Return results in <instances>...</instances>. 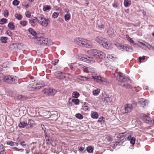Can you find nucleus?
<instances>
[{
  "label": "nucleus",
  "instance_id": "obj_27",
  "mask_svg": "<svg viewBox=\"0 0 154 154\" xmlns=\"http://www.w3.org/2000/svg\"><path fill=\"white\" fill-rule=\"evenodd\" d=\"M49 88H45L42 91L43 94H44L46 96H49Z\"/></svg>",
  "mask_w": 154,
  "mask_h": 154
},
{
  "label": "nucleus",
  "instance_id": "obj_33",
  "mask_svg": "<svg viewBox=\"0 0 154 154\" xmlns=\"http://www.w3.org/2000/svg\"><path fill=\"white\" fill-rule=\"evenodd\" d=\"M34 123V122L31 119H29L28 120V122H27L26 125L29 127H32L33 126V124Z\"/></svg>",
  "mask_w": 154,
  "mask_h": 154
},
{
  "label": "nucleus",
  "instance_id": "obj_31",
  "mask_svg": "<svg viewBox=\"0 0 154 154\" xmlns=\"http://www.w3.org/2000/svg\"><path fill=\"white\" fill-rule=\"evenodd\" d=\"M8 26L9 29L12 30L15 29V26L14 25V23L10 22L8 24Z\"/></svg>",
  "mask_w": 154,
  "mask_h": 154
},
{
  "label": "nucleus",
  "instance_id": "obj_8",
  "mask_svg": "<svg viewBox=\"0 0 154 154\" xmlns=\"http://www.w3.org/2000/svg\"><path fill=\"white\" fill-rule=\"evenodd\" d=\"M140 117L145 122L148 124H153L154 121L151 119L150 118L144 114L140 115Z\"/></svg>",
  "mask_w": 154,
  "mask_h": 154
},
{
  "label": "nucleus",
  "instance_id": "obj_48",
  "mask_svg": "<svg viewBox=\"0 0 154 154\" xmlns=\"http://www.w3.org/2000/svg\"><path fill=\"white\" fill-rule=\"evenodd\" d=\"M87 150L88 152L89 153L92 152L93 149L91 146H88L87 148Z\"/></svg>",
  "mask_w": 154,
  "mask_h": 154
},
{
  "label": "nucleus",
  "instance_id": "obj_59",
  "mask_svg": "<svg viewBox=\"0 0 154 154\" xmlns=\"http://www.w3.org/2000/svg\"><path fill=\"white\" fill-rule=\"evenodd\" d=\"M7 33L8 35L10 36H11L12 35V32L9 30L7 31Z\"/></svg>",
  "mask_w": 154,
  "mask_h": 154
},
{
  "label": "nucleus",
  "instance_id": "obj_46",
  "mask_svg": "<svg viewBox=\"0 0 154 154\" xmlns=\"http://www.w3.org/2000/svg\"><path fill=\"white\" fill-rule=\"evenodd\" d=\"M7 20L6 19L4 18H2V19L0 21V24H4L5 23H6Z\"/></svg>",
  "mask_w": 154,
  "mask_h": 154
},
{
  "label": "nucleus",
  "instance_id": "obj_51",
  "mask_svg": "<svg viewBox=\"0 0 154 154\" xmlns=\"http://www.w3.org/2000/svg\"><path fill=\"white\" fill-rule=\"evenodd\" d=\"M27 23V22L26 21H21L20 22V24L23 26L26 25Z\"/></svg>",
  "mask_w": 154,
  "mask_h": 154
},
{
  "label": "nucleus",
  "instance_id": "obj_38",
  "mask_svg": "<svg viewBox=\"0 0 154 154\" xmlns=\"http://www.w3.org/2000/svg\"><path fill=\"white\" fill-rule=\"evenodd\" d=\"M8 38L7 37H1L0 38V40L2 42L4 43H7V40Z\"/></svg>",
  "mask_w": 154,
  "mask_h": 154
},
{
  "label": "nucleus",
  "instance_id": "obj_21",
  "mask_svg": "<svg viewBox=\"0 0 154 154\" xmlns=\"http://www.w3.org/2000/svg\"><path fill=\"white\" fill-rule=\"evenodd\" d=\"M119 49L122 51H129V49H130V47H129L127 46L121 45L119 47Z\"/></svg>",
  "mask_w": 154,
  "mask_h": 154
},
{
  "label": "nucleus",
  "instance_id": "obj_9",
  "mask_svg": "<svg viewBox=\"0 0 154 154\" xmlns=\"http://www.w3.org/2000/svg\"><path fill=\"white\" fill-rule=\"evenodd\" d=\"M101 45L103 47L107 49H110L113 47L112 44L105 38Z\"/></svg>",
  "mask_w": 154,
  "mask_h": 154
},
{
  "label": "nucleus",
  "instance_id": "obj_22",
  "mask_svg": "<svg viewBox=\"0 0 154 154\" xmlns=\"http://www.w3.org/2000/svg\"><path fill=\"white\" fill-rule=\"evenodd\" d=\"M76 78L79 80L84 81H87L88 80H90L89 78L81 75L77 76Z\"/></svg>",
  "mask_w": 154,
  "mask_h": 154
},
{
  "label": "nucleus",
  "instance_id": "obj_2",
  "mask_svg": "<svg viewBox=\"0 0 154 154\" xmlns=\"http://www.w3.org/2000/svg\"><path fill=\"white\" fill-rule=\"evenodd\" d=\"M114 77L118 81V84L126 88H131V85L127 83H125L129 80L128 76H126L122 73L116 72L114 74Z\"/></svg>",
  "mask_w": 154,
  "mask_h": 154
},
{
  "label": "nucleus",
  "instance_id": "obj_26",
  "mask_svg": "<svg viewBox=\"0 0 154 154\" xmlns=\"http://www.w3.org/2000/svg\"><path fill=\"white\" fill-rule=\"evenodd\" d=\"M100 90L99 88H97L96 89L92 91L93 94L95 96L98 95L100 93Z\"/></svg>",
  "mask_w": 154,
  "mask_h": 154
},
{
  "label": "nucleus",
  "instance_id": "obj_43",
  "mask_svg": "<svg viewBox=\"0 0 154 154\" xmlns=\"http://www.w3.org/2000/svg\"><path fill=\"white\" fill-rule=\"evenodd\" d=\"M59 15V13L57 12H54L52 14V17L54 19L57 18Z\"/></svg>",
  "mask_w": 154,
  "mask_h": 154
},
{
  "label": "nucleus",
  "instance_id": "obj_39",
  "mask_svg": "<svg viewBox=\"0 0 154 154\" xmlns=\"http://www.w3.org/2000/svg\"><path fill=\"white\" fill-rule=\"evenodd\" d=\"M72 97H73L77 98L79 96V94L76 91H74L72 94Z\"/></svg>",
  "mask_w": 154,
  "mask_h": 154
},
{
  "label": "nucleus",
  "instance_id": "obj_29",
  "mask_svg": "<svg viewBox=\"0 0 154 154\" xmlns=\"http://www.w3.org/2000/svg\"><path fill=\"white\" fill-rule=\"evenodd\" d=\"M57 92L56 90L55 89L49 88V96L54 95Z\"/></svg>",
  "mask_w": 154,
  "mask_h": 154
},
{
  "label": "nucleus",
  "instance_id": "obj_18",
  "mask_svg": "<svg viewBox=\"0 0 154 154\" xmlns=\"http://www.w3.org/2000/svg\"><path fill=\"white\" fill-rule=\"evenodd\" d=\"M84 71L85 72L87 73H93L95 72V69L91 67H86L84 68Z\"/></svg>",
  "mask_w": 154,
  "mask_h": 154
},
{
  "label": "nucleus",
  "instance_id": "obj_60",
  "mask_svg": "<svg viewBox=\"0 0 154 154\" xmlns=\"http://www.w3.org/2000/svg\"><path fill=\"white\" fill-rule=\"evenodd\" d=\"M104 26L103 24H101V25H99L98 26V28L100 29H101L103 28Z\"/></svg>",
  "mask_w": 154,
  "mask_h": 154
},
{
  "label": "nucleus",
  "instance_id": "obj_25",
  "mask_svg": "<svg viewBox=\"0 0 154 154\" xmlns=\"http://www.w3.org/2000/svg\"><path fill=\"white\" fill-rule=\"evenodd\" d=\"M107 58L109 60L111 61H113L116 60L117 57L115 55H109L107 56Z\"/></svg>",
  "mask_w": 154,
  "mask_h": 154
},
{
  "label": "nucleus",
  "instance_id": "obj_52",
  "mask_svg": "<svg viewBox=\"0 0 154 154\" xmlns=\"http://www.w3.org/2000/svg\"><path fill=\"white\" fill-rule=\"evenodd\" d=\"M4 15L5 17H7L8 15V10H5L4 12Z\"/></svg>",
  "mask_w": 154,
  "mask_h": 154
},
{
  "label": "nucleus",
  "instance_id": "obj_24",
  "mask_svg": "<svg viewBox=\"0 0 154 154\" xmlns=\"http://www.w3.org/2000/svg\"><path fill=\"white\" fill-rule=\"evenodd\" d=\"M28 31L32 35L35 37V38H37L36 32L32 28H29L28 29Z\"/></svg>",
  "mask_w": 154,
  "mask_h": 154
},
{
  "label": "nucleus",
  "instance_id": "obj_28",
  "mask_svg": "<svg viewBox=\"0 0 154 154\" xmlns=\"http://www.w3.org/2000/svg\"><path fill=\"white\" fill-rule=\"evenodd\" d=\"M91 117L94 119H97L99 117L98 113L97 112H94L91 114Z\"/></svg>",
  "mask_w": 154,
  "mask_h": 154
},
{
  "label": "nucleus",
  "instance_id": "obj_54",
  "mask_svg": "<svg viewBox=\"0 0 154 154\" xmlns=\"http://www.w3.org/2000/svg\"><path fill=\"white\" fill-rule=\"evenodd\" d=\"M145 59V56H143L142 57H139V61L140 62V63H141V60H144Z\"/></svg>",
  "mask_w": 154,
  "mask_h": 154
},
{
  "label": "nucleus",
  "instance_id": "obj_45",
  "mask_svg": "<svg viewBox=\"0 0 154 154\" xmlns=\"http://www.w3.org/2000/svg\"><path fill=\"white\" fill-rule=\"evenodd\" d=\"M12 150L14 151H21V152H23L24 151V149H19L16 147L12 148Z\"/></svg>",
  "mask_w": 154,
  "mask_h": 154
},
{
  "label": "nucleus",
  "instance_id": "obj_35",
  "mask_svg": "<svg viewBox=\"0 0 154 154\" xmlns=\"http://www.w3.org/2000/svg\"><path fill=\"white\" fill-rule=\"evenodd\" d=\"M8 144L13 146H18V143L15 142H14L12 141H8L7 142Z\"/></svg>",
  "mask_w": 154,
  "mask_h": 154
},
{
  "label": "nucleus",
  "instance_id": "obj_20",
  "mask_svg": "<svg viewBox=\"0 0 154 154\" xmlns=\"http://www.w3.org/2000/svg\"><path fill=\"white\" fill-rule=\"evenodd\" d=\"M140 44L142 46H145V48H143L144 50H146L148 49L150 50L151 49H152L153 46H151L147 43L144 44L143 43L141 42Z\"/></svg>",
  "mask_w": 154,
  "mask_h": 154
},
{
  "label": "nucleus",
  "instance_id": "obj_63",
  "mask_svg": "<svg viewBox=\"0 0 154 154\" xmlns=\"http://www.w3.org/2000/svg\"><path fill=\"white\" fill-rule=\"evenodd\" d=\"M64 11L65 13H68L69 12V10L68 8H64Z\"/></svg>",
  "mask_w": 154,
  "mask_h": 154
},
{
  "label": "nucleus",
  "instance_id": "obj_14",
  "mask_svg": "<svg viewBox=\"0 0 154 154\" xmlns=\"http://www.w3.org/2000/svg\"><path fill=\"white\" fill-rule=\"evenodd\" d=\"M138 102L141 106L144 107L148 104V101L147 100L141 98L138 99Z\"/></svg>",
  "mask_w": 154,
  "mask_h": 154
},
{
  "label": "nucleus",
  "instance_id": "obj_58",
  "mask_svg": "<svg viewBox=\"0 0 154 154\" xmlns=\"http://www.w3.org/2000/svg\"><path fill=\"white\" fill-rule=\"evenodd\" d=\"M84 150V148L82 147H81L79 149V151L82 153H84L85 152V151Z\"/></svg>",
  "mask_w": 154,
  "mask_h": 154
},
{
  "label": "nucleus",
  "instance_id": "obj_49",
  "mask_svg": "<svg viewBox=\"0 0 154 154\" xmlns=\"http://www.w3.org/2000/svg\"><path fill=\"white\" fill-rule=\"evenodd\" d=\"M20 3V2L17 0H14L13 2V4L14 5L17 6Z\"/></svg>",
  "mask_w": 154,
  "mask_h": 154
},
{
  "label": "nucleus",
  "instance_id": "obj_47",
  "mask_svg": "<svg viewBox=\"0 0 154 154\" xmlns=\"http://www.w3.org/2000/svg\"><path fill=\"white\" fill-rule=\"evenodd\" d=\"M130 140L131 143L133 145H134L136 140L135 138L134 137H132Z\"/></svg>",
  "mask_w": 154,
  "mask_h": 154
},
{
  "label": "nucleus",
  "instance_id": "obj_3",
  "mask_svg": "<svg viewBox=\"0 0 154 154\" xmlns=\"http://www.w3.org/2000/svg\"><path fill=\"white\" fill-rule=\"evenodd\" d=\"M73 42L75 44L79 46L87 48H90L92 46V44L90 41L81 38H75Z\"/></svg>",
  "mask_w": 154,
  "mask_h": 154
},
{
  "label": "nucleus",
  "instance_id": "obj_53",
  "mask_svg": "<svg viewBox=\"0 0 154 154\" xmlns=\"http://www.w3.org/2000/svg\"><path fill=\"white\" fill-rule=\"evenodd\" d=\"M5 76L3 73H0V81H3Z\"/></svg>",
  "mask_w": 154,
  "mask_h": 154
},
{
  "label": "nucleus",
  "instance_id": "obj_56",
  "mask_svg": "<svg viewBox=\"0 0 154 154\" xmlns=\"http://www.w3.org/2000/svg\"><path fill=\"white\" fill-rule=\"evenodd\" d=\"M58 62V60L57 59H55L54 61H52L51 63L54 65H55Z\"/></svg>",
  "mask_w": 154,
  "mask_h": 154
},
{
  "label": "nucleus",
  "instance_id": "obj_4",
  "mask_svg": "<svg viewBox=\"0 0 154 154\" xmlns=\"http://www.w3.org/2000/svg\"><path fill=\"white\" fill-rule=\"evenodd\" d=\"M17 80V78L16 76L10 75L5 76L3 81L9 84H13Z\"/></svg>",
  "mask_w": 154,
  "mask_h": 154
},
{
  "label": "nucleus",
  "instance_id": "obj_41",
  "mask_svg": "<svg viewBox=\"0 0 154 154\" xmlns=\"http://www.w3.org/2000/svg\"><path fill=\"white\" fill-rule=\"evenodd\" d=\"M65 20V21H67L70 19V15L69 14H67L64 16Z\"/></svg>",
  "mask_w": 154,
  "mask_h": 154
},
{
  "label": "nucleus",
  "instance_id": "obj_11",
  "mask_svg": "<svg viewBox=\"0 0 154 154\" xmlns=\"http://www.w3.org/2000/svg\"><path fill=\"white\" fill-rule=\"evenodd\" d=\"M101 45L103 47L107 49H110L113 47L112 44L105 38Z\"/></svg>",
  "mask_w": 154,
  "mask_h": 154
},
{
  "label": "nucleus",
  "instance_id": "obj_15",
  "mask_svg": "<svg viewBox=\"0 0 154 154\" xmlns=\"http://www.w3.org/2000/svg\"><path fill=\"white\" fill-rule=\"evenodd\" d=\"M56 77L58 79H63L65 77L64 73L61 72L59 71H57L55 73Z\"/></svg>",
  "mask_w": 154,
  "mask_h": 154
},
{
  "label": "nucleus",
  "instance_id": "obj_19",
  "mask_svg": "<svg viewBox=\"0 0 154 154\" xmlns=\"http://www.w3.org/2000/svg\"><path fill=\"white\" fill-rule=\"evenodd\" d=\"M105 38L100 36L96 37L95 38V40L99 44L101 45L103 42Z\"/></svg>",
  "mask_w": 154,
  "mask_h": 154
},
{
  "label": "nucleus",
  "instance_id": "obj_64",
  "mask_svg": "<svg viewBox=\"0 0 154 154\" xmlns=\"http://www.w3.org/2000/svg\"><path fill=\"white\" fill-rule=\"evenodd\" d=\"M29 3H27L26 4V5H25L24 8H28L29 7Z\"/></svg>",
  "mask_w": 154,
  "mask_h": 154
},
{
  "label": "nucleus",
  "instance_id": "obj_16",
  "mask_svg": "<svg viewBox=\"0 0 154 154\" xmlns=\"http://www.w3.org/2000/svg\"><path fill=\"white\" fill-rule=\"evenodd\" d=\"M72 102L74 103L75 105H78L79 104V100L78 99L69 98V103L70 106H72Z\"/></svg>",
  "mask_w": 154,
  "mask_h": 154
},
{
  "label": "nucleus",
  "instance_id": "obj_12",
  "mask_svg": "<svg viewBox=\"0 0 154 154\" xmlns=\"http://www.w3.org/2000/svg\"><path fill=\"white\" fill-rule=\"evenodd\" d=\"M134 108V106L132 104H127L124 106L125 112H123L127 113L131 112Z\"/></svg>",
  "mask_w": 154,
  "mask_h": 154
},
{
  "label": "nucleus",
  "instance_id": "obj_36",
  "mask_svg": "<svg viewBox=\"0 0 154 154\" xmlns=\"http://www.w3.org/2000/svg\"><path fill=\"white\" fill-rule=\"evenodd\" d=\"M27 125V122H21L19 124V126L21 128H24Z\"/></svg>",
  "mask_w": 154,
  "mask_h": 154
},
{
  "label": "nucleus",
  "instance_id": "obj_6",
  "mask_svg": "<svg viewBox=\"0 0 154 154\" xmlns=\"http://www.w3.org/2000/svg\"><path fill=\"white\" fill-rule=\"evenodd\" d=\"M42 45H49L52 44L51 41L43 37H39V44Z\"/></svg>",
  "mask_w": 154,
  "mask_h": 154
},
{
  "label": "nucleus",
  "instance_id": "obj_30",
  "mask_svg": "<svg viewBox=\"0 0 154 154\" xmlns=\"http://www.w3.org/2000/svg\"><path fill=\"white\" fill-rule=\"evenodd\" d=\"M131 4L130 1L129 0H124V6L126 7L129 6Z\"/></svg>",
  "mask_w": 154,
  "mask_h": 154
},
{
  "label": "nucleus",
  "instance_id": "obj_55",
  "mask_svg": "<svg viewBox=\"0 0 154 154\" xmlns=\"http://www.w3.org/2000/svg\"><path fill=\"white\" fill-rule=\"evenodd\" d=\"M88 106L86 105H85V104H84V105L82 106V109L85 111H86L88 110Z\"/></svg>",
  "mask_w": 154,
  "mask_h": 154
},
{
  "label": "nucleus",
  "instance_id": "obj_42",
  "mask_svg": "<svg viewBox=\"0 0 154 154\" xmlns=\"http://www.w3.org/2000/svg\"><path fill=\"white\" fill-rule=\"evenodd\" d=\"M15 17L16 18L19 20H20L22 19V16L19 14H16L15 15Z\"/></svg>",
  "mask_w": 154,
  "mask_h": 154
},
{
  "label": "nucleus",
  "instance_id": "obj_10",
  "mask_svg": "<svg viewBox=\"0 0 154 154\" xmlns=\"http://www.w3.org/2000/svg\"><path fill=\"white\" fill-rule=\"evenodd\" d=\"M101 45L103 47L107 49H110L113 47L112 44L105 38Z\"/></svg>",
  "mask_w": 154,
  "mask_h": 154
},
{
  "label": "nucleus",
  "instance_id": "obj_50",
  "mask_svg": "<svg viewBox=\"0 0 154 154\" xmlns=\"http://www.w3.org/2000/svg\"><path fill=\"white\" fill-rule=\"evenodd\" d=\"M25 15L27 18H30L31 17V13L29 11H27L25 13Z\"/></svg>",
  "mask_w": 154,
  "mask_h": 154
},
{
  "label": "nucleus",
  "instance_id": "obj_23",
  "mask_svg": "<svg viewBox=\"0 0 154 154\" xmlns=\"http://www.w3.org/2000/svg\"><path fill=\"white\" fill-rule=\"evenodd\" d=\"M114 97L112 96H107L104 98V100L106 102H111L113 100Z\"/></svg>",
  "mask_w": 154,
  "mask_h": 154
},
{
  "label": "nucleus",
  "instance_id": "obj_17",
  "mask_svg": "<svg viewBox=\"0 0 154 154\" xmlns=\"http://www.w3.org/2000/svg\"><path fill=\"white\" fill-rule=\"evenodd\" d=\"M133 135V133L130 132L128 133H124L122 134V136L124 137L125 139L127 140H130Z\"/></svg>",
  "mask_w": 154,
  "mask_h": 154
},
{
  "label": "nucleus",
  "instance_id": "obj_62",
  "mask_svg": "<svg viewBox=\"0 0 154 154\" xmlns=\"http://www.w3.org/2000/svg\"><path fill=\"white\" fill-rule=\"evenodd\" d=\"M114 7L117 8L118 7V5L116 3H114L112 5Z\"/></svg>",
  "mask_w": 154,
  "mask_h": 154
},
{
  "label": "nucleus",
  "instance_id": "obj_57",
  "mask_svg": "<svg viewBox=\"0 0 154 154\" xmlns=\"http://www.w3.org/2000/svg\"><path fill=\"white\" fill-rule=\"evenodd\" d=\"M104 118L103 117L100 118L98 120V122H103L104 121Z\"/></svg>",
  "mask_w": 154,
  "mask_h": 154
},
{
  "label": "nucleus",
  "instance_id": "obj_37",
  "mask_svg": "<svg viewBox=\"0 0 154 154\" xmlns=\"http://www.w3.org/2000/svg\"><path fill=\"white\" fill-rule=\"evenodd\" d=\"M38 19L36 17H34L33 18L29 19V22L30 23H35L38 21Z\"/></svg>",
  "mask_w": 154,
  "mask_h": 154
},
{
  "label": "nucleus",
  "instance_id": "obj_13",
  "mask_svg": "<svg viewBox=\"0 0 154 154\" xmlns=\"http://www.w3.org/2000/svg\"><path fill=\"white\" fill-rule=\"evenodd\" d=\"M38 83L36 82H31L28 86L27 89L29 91H32L38 87Z\"/></svg>",
  "mask_w": 154,
  "mask_h": 154
},
{
  "label": "nucleus",
  "instance_id": "obj_7",
  "mask_svg": "<svg viewBox=\"0 0 154 154\" xmlns=\"http://www.w3.org/2000/svg\"><path fill=\"white\" fill-rule=\"evenodd\" d=\"M92 77L94 79V81L100 83H109L108 81L106 79L101 77L99 75L92 76Z\"/></svg>",
  "mask_w": 154,
  "mask_h": 154
},
{
  "label": "nucleus",
  "instance_id": "obj_32",
  "mask_svg": "<svg viewBox=\"0 0 154 154\" xmlns=\"http://www.w3.org/2000/svg\"><path fill=\"white\" fill-rule=\"evenodd\" d=\"M51 7L49 5H45L43 6V10L44 11H49L51 9Z\"/></svg>",
  "mask_w": 154,
  "mask_h": 154
},
{
  "label": "nucleus",
  "instance_id": "obj_61",
  "mask_svg": "<svg viewBox=\"0 0 154 154\" xmlns=\"http://www.w3.org/2000/svg\"><path fill=\"white\" fill-rule=\"evenodd\" d=\"M24 141L21 142H20V144L23 146H26V145L24 144Z\"/></svg>",
  "mask_w": 154,
  "mask_h": 154
},
{
  "label": "nucleus",
  "instance_id": "obj_5",
  "mask_svg": "<svg viewBox=\"0 0 154 154\" xmlns=\"http://www.w3.org/2000/svg\"><path fill=\"white\" fill-rule=\"evenodd\" d=\"M39 18V23L43 26H47L50 22V20L48 18L46 19L42 15H41Z\"/></svg>",
  "mask_w": 154,
  "mask_h": 154
},
{
  "label": "nucleus",
  "instance_id": "obj_44",
  "mask_svg": "<svg viewBox=\"0 0 154 154\" xmlns=\"http://www.w3.org/2000/svg\"><path fill=\"white\" fill-rule=\"evenodd\" d=\"M75 116L77 118L79 119H82L83 118V116L80 113L76 114Z\"/></svg>",
  "mask_w": 154,
  "mask_h": 154
},
{
  "label": "nucleus",
  "instance_id": "obj_40",
  "mask_svg": "<svg viewBox=\"0 0 154 154\" xmlns=\"http://www.w3.org/2000/svg\"><path fill=\"white\" fill-rule=\"evenodd\" d=\"M4 148L2 144L0 145V154H5Z\"/></svg>",
  "mask_w": 154,
  "mask_h": 154
},
{
  "label": "nucleus",
  "instance_id": "obj_34",
  "mask_svg": "<svg viewBox=\"0 0 154 154\" xmlns=\"http://www.w3.org/2000/svg\"><path fill=\"white\" fill-rule=\"evenodd\" d=\"M126 38L127 40L130 42L131 44H134V42L129 37L128 35H126Z\"/></svg>",
  "mask_w": 154,
  "mask_h": 154
},
{
  "label": "nucleus",
  "instance_id": "obj_1",
  "mask_svg": "<svg viewBox=\"0 0 154 154\" xmlns=\"http://www.w3.org/2000/svg\"><path fill=\"white\" fill-rule=\"evenodd\" d=\"M87 54L93 57H89L85 55H80L78 58L80 60L87 63H93L95 62L96 59H103L106 57V54L103 51L96 49L88 50L87 52Z\"/></svg>",
  "mask_w": 154,
  "mask_h": 154
}]
</instances>
